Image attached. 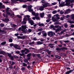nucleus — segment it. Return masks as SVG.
Returning a JSON list of instances; mask_svg holds the SVG:
<instances>
[{"mask_svg":"<svg viewBox=\"0 0 74 74\" xmlns=\"http://www.w3.org/2000/svg\"><path fill=\"white\" fill-rule=\"evenodd\" d=\"M22 28L21 29V27H20L18 28L19 30H21V31L22 32H27V30L26 29V28H27V27H26V25H22L21 26Z\"/></svg>","mask_w":74,"mask_h":74,"instance_id":"1","label":"nucleus"},{"mask_svg":"<svg viewBox=\"0 0 74 74\" xmlns=\"http://www.w3.org/2000/svg\"><path fill=\"white\" fill-rule=\"evenodd\" d=\"M8 56L12 60H14V56L11 55V53H7Z\"/></svg>","mask_w":74,"mask_h":74,"instance_id":"2","label":"nucleus"},{"mask_svg":"<svg viewBox=\"0 0 74 74\" xmlns=\"http://www.w3.org/2000/svg\"><path fill=\"white\" fill-rule=\"evenodd\" d=\"M17 38H19L20 39H27V36L26 35L23 36H17Z\"/></svg>","mask_w":74,"mask_h":74,"instance_id":"3","label":"nucleus"},{"mask_svg":"<svg viewBox=\"0 0 74 74\" xmlns=\"http://www.w3.org/2000/svg\"><path fill=\"white\" fill-rule=\"evenodd\" d=\"M65 2L66 3L65 4V5H66V6H69L70 5V2L69 0H66Z\"/></svg>","mask_w":74,"mask_h":74,"instance_id":"4","label":"nucleus"},{"mask_svg":"<svg viewBox=\"0 0 74 74\" xmlns=\"http://www.w3.org/2000/svg\"><path fill=\"white\" fill-rule=\"evenodd\" d=\"M2 21L6 22V23H7L8 21H10V19L7 18H5L4 19H2Z\"/></svg>","mask_w":74,"mask_h":74,"instance_id":"5","label":"nucleus"},{"mask_svg":"<svg viewBox=\"0 0 74 74\" xmlns=\"http://www.w3.org/2000/svg\"><path fill=\"white\" fill-rule=\"evenodd\" d=\"M65 3V2H61V3L59 5V7H64V6H65V4H64Z\"/></svg>","mask_w":74,"mask_h":74,"instance_id":"6","label":"nucleus"},{"mask_svg":"<svg viewBox=\"0 0 74 74\" xmlns=\"http://www.w3.org/2000/svg\"><path fill=\"white\" fill-rule=\"evenodd\" d=\"M36 45H41L42 44H44V42H41L40 41H38L36 42Z\"/></svg>","mask_w":74,"mask_h":74,"instance_id":"7","label":"nucleus"},{"mask_svg":"<svg viewBox=\"0 0 74 74\" xmlns=\"http://www.w3.org/2000/svg\"><path fill=\"white\" fill-rule=\"evenodd\" d=\"M0 54H1V55H6V53L3 51L1 50L0 51Z\"/></svg>","mask_w":74,"mask_h":74,"instance_id":"8","label":"nucleus"},{"mask_svg":"<svg viewBox=\"0 0 74 74\" xmlns=\"http://www.w3.org/2000/svg\"><path fill=\"white\" fill-rule=\"evenodd\" d=\"M53 45H54L51 43L48 44V47H49L51 48H53L54 47V46Z\"/></svg>","mask_w":74,"mask_h":74,"instance_id":"9","label":"nucleus"},{"mask_svg":"<svg viewBox=\"0 0 74 74\" xmlns=\"http://www.w3.org/2000/svg\"><path fill=\"white\" fill-rule=\"evenodd\" d=\"M13 47H14V48H15L16 49H19V48L18 47H19V45H18L14 44V46Z\"/></svg>","mask_w":74,"mask_h":74,"instance_id":"10","label":"nucleus"},{"mask_svg":"<svg viewBox=\"0 0 74 74\" xmlns=\"http://www.w3.org/2000/svg\"><path fill=\"white\" fill-rule=\"evenodd\" d=\"M61 30V27H59V28H57L56 29V33H57L58 32H59L60 30Z\"/></svg>","mask_w":74,"mask_h":74,"instance_id":"11","label":"nucleus"},{"mask_svg":"<svg viewBox=\"0 0 74 74\" xmlns=\"http://www.w3.org/2000/svg\"><path fill=\"white\" fill-rule=\"evenodd\" d=\"M29 23L31 25H34L35 23H34V21L33 20H31L29 21Z\"/></svg>","mask_w":74,"mask_h":74,"instance_id":"12","label":"nucleus"},{"mask_svg":"<svg viewBox=\"0 0 74 74\" xmlns=\"http://www.w3.org/2000/svg\"><path fill=\"white\" fill-rule=\"evenodd\" d=\"M42 5V7H44V8H45L48 7V4H47V3H45L44 4H43Z\"/></svg>","mask_w":74,"mask_h":74,"instance_id":"13","label":"nucleus"},{"mask_svg":"<svg viewBox=\"0 0 74 74\" xmlns=\"http://www.w3.org/2000/svg\"><path fill=\"white\" fill-rule=\"evenodd\" d=\"M55 57L56 58H58V59H60L61 58V56L60 55H56Z\"/></svg>","mask_w":74,"mask_h":74,"instance_id":"14","label":"nucleus"},{"mask_svg":"<svg viewBox=\"0 0 74 74\" xmlns=\"http://www.w3.org/2000/svg\"><path fill=\"white\" fill-rule=\"evenodd\" d=\"M3 16L4 18H8V14H5L4 13H3Z\"/></svg>","mask_w":74,"mask_h":74,"instance_id":"15","label":"nucleus"},{"mask_svg":"<svg viewBox=\"0 0 74 74\" xmlns=\"http://www.w3.org/2000/svg\"><path fill=\"white\" fill-rule=\"evenodd\" d=\"M71 73H72V72L71 70H70L69 71H67L65 73V74H70Z\"/></svg>","mask_w":74,"mask_h":74,"instance_id":"16","label":"nucleus"},{"mask_svg":"<svg viewBox=\"0 0 74 74\" xmlns=\"http://www.w3.org/2000/svg\"><path fill=\"white\" fill-rule=\"evenodd\" d=\"M50 33L51 36H53L54 35H55V33L54 32L51 31Z\"/></svg>","mask_w":74,"mask_h":74,"instance_id":"17","label":"nucleus"},{"mask_svg":"<svg viewBox=\"0 0 74 74\" xmlns=\"http://www.w3.org/2000/svg\"><path fill=\"white\" fill-rule=\"evenodd\" d=\"M40 16L41 18H43L44 16V13H40Z\"/></svg>","mask_w":74,"mask_h":74,"instance_id":"18","label":"nucleus"},{"mask_svg":"<svg viewBox=\"0 0 74 74\" xmlns=\"http://www.w3.org/2000/svg\"><path fill=\"white\" fill-rule=\"evenodd\" d=\"M1 33H2V34H6V33H7V32L5 30H2Z\"/></svg>","mask_w":74,"mask_h":74,"instance_id":"19","label":"nucleus"},{"mask_svg":"<svg viewBox=\"0 0 74 74\" xmlns=\"http://www.w3.org/2000/svg\"><path fill=\"white\" fill-rule=\"evenodd\" d=\"M44 7L43 6H42L40 8H39V10L40 11H43L44 10Z\"/></svg>","mask_w":74,"mask_h":74,"instance_id":"20","label":"nucleus"},{"mask_svg":"<svg viewBox=\"0 0 74 74\" xmlns=\"http://www.w3.org/2000/svg\"><path fill=\"white\" fill-rule=\"evenodd\" d=\"M64 49H66V50H67V49H67V48H66L64 47H62L61 48V50H64Z\"/></svg>","mask_w":74,"mask_h":74,"instance_id":"21","label":"nucleus"},{"mask_svg":"<svg viewBox=\"0 0 74 74\" xmlns=\"http://www.w3.org/2000/svg\"><path fill=\"white\" fill-rule=\"evenodd\" d=\"M47 34L46 33H45L43 34V35H42V37H43L44 38H45V37H47Z\"/></svg>","mask_w":74,"mask_h":74,"instance_id":"22","label":"nucleus"},{"mask_svg":"<svg viewBox=\"0 0 74 74\" xmlns=\"http://www.w3.org/2000/svg\"><path fill=\"white\" fill-rule=\"evenodd\" d=\"M26 24V21H23L21 23L22 25H23Z\"/></svg>","mask_w":74,"mask_h":74,"instance_id":"23","label":"nucleus"},{"mask_svg":"<svg viewBox=\"0 0 74 74\" xmlns=\"http://www.w3.org/2000/svg\"><path fill=\"white\" fill-rule=\"evenodd\" d=\"M38 25L39 26H44V24L43 23L40 24V23H38Z\"/></svg>","mask_w":74,"mask_h":74,"instance_id":"24","label":"nucleus"},{"mask_svg":"<svg viewBox=\"0 0 74 74\" xmlns=\"http://www.w3.org/2000/svg\"><path fill=\"white\" fill-rule=\"evenodd\" d=\"M9 10H10V8L7 7L6 9V12H9Z\"/></svg>","mask_w":74,"mask_h":74,"instance_id":"25","label":"nucleus"},{"mask_svg":"<svg viewBox=\"0 0 74 74\" xmlns=\"http://www.w3.org/2000/svg\"><path fill=\"white\" fill-rule=\"evenodd\" d=\"M56 51H61V48L59 47H57L56 49Z\"/></svg>","mask_w":74,"mask_h":74,"instance_id":"26","label":"nucleus"},{"mask_svg":"<svg viewBox=\"0 0 74 74\" xmlns=\"http://www.w3.org/2000/svg\"><path fill=\"white\" fill-rule=\"evenodd\" d=\"M71 18L72 19H74V14H72L71 15Z\"/></svg>","mask_w":74,"mask_h":74,"instance_id":"27","label":"nucleus"},{"mask_svg":"<svg viewBox=\"0 0 74 74\" xmlns=\"http://www.w3.org/2000/svg\"><path fill=\"white\" fill-rule=\"evenodd\" d=\"M6 44V42H2L1 44V45H5Z\"/></svg>","mask_w":74,"mask_h":74,"instance_id":"28","label":"nucleus"},{"mask_svg":"<svg viewBox=\"0 0 74 74\" xmlns=\"http://www.w3.org/2000/svg\"><path fill=\"white\" fill-rule=\"evenodd\" d=\"M31 56H32V53H29L27 55V57H30Z\"/></svg>","mask_w":74,"mask_h":74,"instance_id":"29","label":"nucleus"},{"mask_svg":"<svg viewBox=\"0 0 74 74\" xmlns=\"http://www.w3.org/2000/svg\"><path fill=\"white\" fill-rule=\"evenodd\" d=\"M12 41H13V40L11 38H10L9 40V42H12Z\"/></svg>","mask_w":74,"mask_h":74,"instance_id":"30","label":"nucleus"},{"mask_svg":"<svg viewBox=\"0 0 74 74\" xmlns=\"http://www.w3.org/2000/svg\"><path fill=\"white\" fill-rule=\"evenodd\" d=\"M23 66L24 67H27V64L24 63H23Z\"/></svg>","mask_w":74,"mask_h":74,"instance_id":"31","label":"nucleus"},{"mask_svg":"<svg viewBox=\"0 0 74 74\" xmlns=\"http://www.w3.org/2000/svg\"><path fill=\"white\" fill-rule=\"evenodd\" d=\"M5 8V6L3 5L2 6H0V9H2V8Z\"/></svg>","mask_w":74,"mask_h":74,"instance_id":"32","label":"nucleus"},{"mask_svg":"<svg viewBox=\"0 0 74 74\" xmlns=\"http://www.w3.org/2000/svg\"><path fill=\"white\" fill-rule=\"evenodd\" d=\"M53 22H57V21H58L56 19V18H54L53 19Z\"/></svg>","mask_w":74,"mask_h":74,"instance_id":"33","label":"nucleus"},{"mask_svg":"<svg viewBox=\"0 0 74 74\" xmlns=\"http://www.w3.org/2000/svg\"><path fill=\"white\" fill-rule=\"evenodd\" d=\"M53 27H54V26H53V25H51L50 27H49V29H52V28Z\"/></svg>","mask_w":74,"mask_h":74,"instance_id":"34","label":"nucleus"},{"mask_svg":"<svg viewBox=\"0 0 74 74\" xmlns=\"http://www.w3.org/2000/svg\"><path fill=\"white\" fill-rule=\"evenodd\" d=\"M0 26L1 27H4V24L3 23H1L0 24Z\"/></svg>","mask_w":74,"mask_h":74,"instance_id":"35","label":"nucleus"},{"mask_svg":"<svg viewBox=\"0 0 74 74\" xmlns=\"http://www.w3.org/2000/svg\"><path fill=\"white\" fill-rule=\"evenodd\" d=\"M42 30V28L39 29H38V32H41Z\"/></svg>","mask_w":74,"mask_h":74,"instance_id":"36","label":"nucleus"},{"mask_svg":"<svg viewBox=\"0 0 74 74\" xmlns=\"http://www.w3.org/2000/svg\"><path fill=\"white\" fill-rule=\"evenodd\" d=\"M32 5H30V6H28V10H30V9H32Z\"/></svg>","mask_w":74,"mask_h":74,"instance_id":"37","label":"nucleus"},{"mask_svg":"<svg viewBox=\"0 0 74 74\" xmlns=\"http://www.w3.org/2000/svg\"><path fill=\"white\" fill-rule=\"evenodd\" d=\"M16 16L18 18H20V19H21V18H22V16H20L19 15H17Z\"/></svg>","mask_w":74,"mask_h":74,"instance_id":"38","label":"nucleus"},{"mask_svg":"<svg viewBox=\"0 0 74 74\" xmlns=\"http://www.w3.org/2000/svg\"><path fill=\"white\" fill-rule=\"evenodd\" d=\"M36 19L37 20H40V17H38L37 16H36Z\"/></svg>","mask_w":74,"mask_h":74,"instance_id":"39","label":"nucleus"},{"mask_svg":"<svg viewBox=\"0 0 74 74\" xmlns=\"http://www.w3.org/2000/svg\"><path fill=\"white\" fill-rule=\"evenodd\" d=\"M12 63L11 64V66H13V65H14L15 64V62H14V61H12Z\"/></svg>","mask_w":74,"mask_h":74,"instance_id":"40","label":"nucleus"},{"mask_svg":"<svg viewBox=\"0 0 74 74\" xmlns=\"http://www.w3.org/2000/svg\"><path fill=\"white\" fill-rule=\"evenodd\" d=\"M14 43H11L10 44V47H14Z\"/></svg>","mask_w":74,"mask_h":74,"instance_id":"41","label":"nucleus"},{"mask_svg":"<svg viewBox=\"0 0 74 74\" xmlns=\"http://www.w3.org/2000/svg\"><path fill=\"white\" fill-rule=\"evenodd\" d=\"M54 24H55L56 25H60V23L58 22H56L54 23Z\"/></svg>","mask_w":74,"mask_h":74,"instance_id":"42","label":"nucleus"},{"mask_svg":"<svg viewBox=\"0 0 74 74\" xmlns=\"http://www.w3.org/2000/svg\"><path fill=\"white\" fill-rule=\"evenodd\" d=\"M51 21V19L50 18L49 19H47L46 20V22H47V23H49V22H50Z\"/></svg>","mask_w":74,"mask_h":74,"instance_id":"43","label":"nucleus"},{"mask_svg":"<svg viewBox=\"0 0 74 74\" xmlns=\"http://www.w3.org/2000/svg\"><path fill=\"white\" fill-rule=\"evenodd\" d=\"M25 49H26L25 51H26L28 53H29V52H30V51H29V49H28L26 48H25Z\"/></svg>","mask_w":74,"mask_h":74,"instance_id":"44","label":"nucleus"},{"mask_svg":"<svg viewBox=\"0 0 74 74\" xmlns=\"http://www.w3.org/2000/svg\"><path fill=\"white\" fill-rule=\"evenodd\" d=\"M57 12V11L56 10H54L53 12L52 13L53 14H56Z\"/></svg>","mask_w":74,"mask_h":74,"instance_id":"45","label":"nucleus"},{"mask_svg":"<svg viewBox=\"0 0 74 74\" xmlns=\"http://www.w3.org/2000/svg\"><path fill=\"white\" fill-rule=\"evenodd\" d=\"M38 15H39V13H35L34 15L35 16H38Z\"/></svg>","mask_w":74,"mask_h":74,"instance_id":"46","label":"nucleus"},{"mask_svg":"<svg viewBox=\"0 0 74 74\" xmlns=\"http://www.w3.org/2000/svg\"><path fill=\"white\" fill-rule=\"evenodd\" d=\"M6 14L7 15H8L9 16H10V14H11V13L8 12H6Z\"/></svg>","mask_w":74,"mask_h":74,"instance_id":"47","label":"nucleus"},{"mask_svg":"<svg viewBox=\"0 0 74 74\" xmlns=\"http://www.w3.org/2000/svg\"><path fill=\"white\" fill-rule=\"evenodd\" d=\"M27 6V5H23V8H26Z\"/></svg>","mask_w":74,"mask_h":74,"instance_id":"48","label":"nucleus"},{"mask_svg":"<svg viewBox=\"0 0 74 74\" xmlns=\"http://www.w3.org/2000/svg\"><path fill=\"white\" fill-rule=\"evenodd\" d=\"M25 51H26V49H25L24 50H22L21 51V53H24Z\"/></svg>","mask_w":74,"mask_h":74,"instance_id":"49","label":"nucleus"},{"mask_svg":"<svg viewBox=\"0 0 74 74\" xmlns=\"http://www.w3.org/2000/svg\"><path fill=\"white\" fill-rule=\"evenodd\" d=\"M24 61L25 63H27L28 62V59H25L24 60Z\"/></svg>","mask_w":74,"mask_h":74,"instance_id":"50","label":"nucleus"},{"mask_svg":"<svg viewBox=\"0 0 74 74\" xmlns=\"http://www.w3.org/2000/svg\"><path fill=\"white\" fill-rule=\"evenodd\" d=\"M54 27L55 28H58L59 27H60V26H59V25H56Z\"/></svg>","mask_w":74,"mask_h":74,"instance_id":"51","label":"nucleus"},{"mask_svg":"<svg viewBox=\"0 0 74 74\" xmlns=\"http://www.w3.org/2000/svg\"><path fill=\"white\" fill-rule=\"evenodd\" d=\"M12 66V65H11L9 67V69H14V67H13Z\"/></svg>","mask_w":74,"mask_h":74,"instance_id":"52","label":"nucleus"},{"mask_svg":"<svg viewBox=\"0 0 74 74\" xmlns=\"http://www.w3.org/2000/svg\"><path fill=\"white\" fill-rule=\"evenodd\" d=\"M62 41L63 42H69V41H70L69 40H64V41Z\"/></svg>","mask_w":74,"mask_h":74,"instance_id":"53","label":"nucleus"},{"mask_svg":"<svg viewBox=\"0 0 74 74\" xmlns=\"http://www.w3.org/2000/svg\"><path fill=\"white\" fill-rule=\"evenodd\" d=\"M15 52L16 54H19V53H20V52L19 51H16Z\"/></svg>","mask_w":74,"mask_h":74,"instance_id":"54","label":"nucleus"},{"mask_svg":"<svg viewBox=\"0 0 74 74\" xmlns=\"http://www.w3.org/2000/svg\"><path fill=\"white\" fill-rule=\"evenodd\" d=\"M19 55H20V56H23V55H25V54H24V53H19Z\"/></svg>","mask_w":74,"mask_h":74,"instance_id":"55","label":"nucleus"},{"mask_svg":"<svg viewBox=\"0 0 74 74\" xmlns=\"http://www.w3.org/2000/svg\"><path fill=\"white\" fill-rule=\"evenodd\" d=\"M69 1L70 2V3H73V2H74V0H69Z\"/></svg>","mask_w":74,"mask_h":74,"instance_id":"56","label":"nucleus"},{"mask_svg":"<svg viewBox=\"0 0 74 74\" xmlns=\"http://www.w3.org/2000/svg\"><path fill=\"white\" fill-rule=\"evenodd\" d=\"M40 41H41L42 42H43V41H44V39L42 38H41L40 39Z\"/></svg>","mask_w":74,"mask_h":74,"instance_id":"57","label":"nucleus"},{"mask_svg":"<svg viewBox=\"0 0 74 74\" xmlns=\"http://www.w3.org/2000/svg\"><path fill=\"white\" fill-rule=\"evenodd\" d=\"M47 35L49 36H51V31L48 32L47 34Z\"/></svg>","mask_w":74,"mask_h":74,"instance_id":"58","label":"nucleus"},{"mask_svg":"<svg viewBox=\"0 0 74 74\" xmlns=\"http://www.w3.org/2000/svg\"><path fill=\"white\" fill-rule=\"evenodd\" d=\"M60 13L61 14H62H62H64V12L62 10H61L60 12Z\"/></svg>","mask_w":74,"mask_h":74,"instance_id":"59","label":"nucleus"},{"mask_svg":"<svg viewBox=\"0 0 74 74\" xmlns=\"http://www.w3.org/2000/svg\"><path fill=\"white\" fill-rule=\"evenodd\" d=\"M32 30H31V29H28V32L29 33H31V32H32Z\"/></svg>","mask_w":74,"mask_h":74,"instance_id":"60","label":"nucleus"},{"mask_svg":"<svg viewBox=\"0 0 74 74\" xmlns=\"http://www.w3.org/2000/svg\"><path fill=\"white\" fill-rule=\"evenodd\" d=\"M25 70V68L23 67L21 68V70H22V71H23Z\"/></svg>","mask_w":74,"mask_h":74,"instance_id":"61","label":"nucleus"},{"mask_svg":"<svg viewBox=\"0 0 74 74\" xmlns=\"http://www.w3.org/2000/svg\"><path fill=\"white\" fill-rule=\"evenodd\" d=\"M19 68H18V67H17V68L16 69V71H19Z\"/></svg>","mask_w":74,"mask_h":74,"instance_id":"62","label":"nucleus"},{"mask_svg":"<svg viewBox=\"0 0 74 74\" xmlns=\"http://www.w3.org/2000/svg\"><path fill=\"white\" fill-rule=\"evenodd\" d=\"M69 22L70 23H74V22L73 21H69Z\"/></svg>","mask_w":74,"mask_h":74,"instance_id":"63","label":"nucleus"},{"mask_svg":"<svg viewBox=\"0 0 74 74\" xmlns=\"http://www.w3.org/2000/svg\"><path fill=\"white\" fill-rule=\"evenodd\" d=\"M42 3H45V1L44 0H42L41 1Z\"/></svg>","mask_w":74,"mask_h":74,"instance_id":"64","label":"nucleus"}]
</instances>
